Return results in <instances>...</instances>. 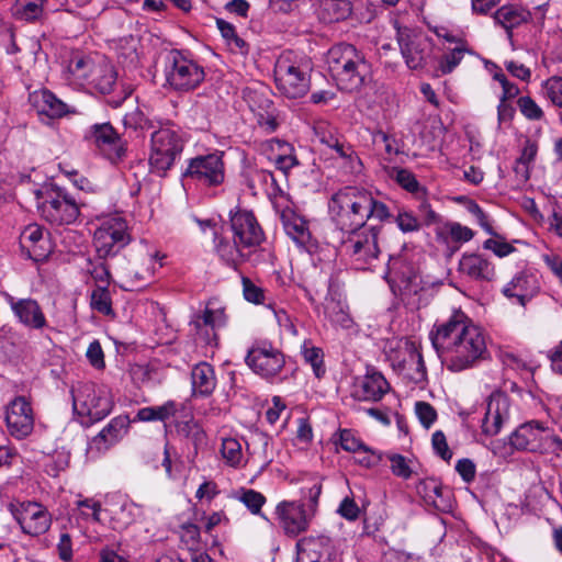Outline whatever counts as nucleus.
<instances>
[{
	"mask_svg": "<svg viewBox=\"0 0 562 562\" xmlns=\"http://www.w3.org/2000/svg\"><path fill=\"white\" fill-rule=\"evenodd\" d=\"M432 347L451 372L472 368L487 353L483 330L462 312L435 324L429 333Z\"/></svg>",
	"mask_w": 562,
	"mask_h": 562,
	"instance_id": "f257e3e1",
	"label": "nucleus"
},
{
	"mask_svg": "<svg viewBox=\"0 0 562 562\" xmlns=\"http://www.w3.org/2000/svg\"><path fill=\"white\" fill-rule=\"evenodd\" d=\"M331 221L341 231L363 228L369 220L386 221L389 207L364 188L347 186L334 193L328 202Z\"/></svg>",
	"mask_w": 562,
	"mask_h": 562,
	"instance_id": "f03ea898",
	"label": "nucleus"
},
{
	"mask_svg": "<svg viewBox=\"0 0 562 562\" xmlns=\"http://www.w3.org/2000/svg\"><path fill=\"white\" fill-rule=\"evenodd\" d=\"M327 64L337 86L348 92L359 90L371 74V65L353 45L340 43L327 53Z\"/></svg>",
	"mask_w": 562,
	"mask_h": 562,
	"instance_id": "7ed1b4c3",
	"label": "nucleus"
},
{
	"mask_svg": "<svg viewBox=\"0 0 562 562\" xmlns=\"http://www.w3.org/2000/svg\"><path fill=\"white\" fill-rule=\"evenodd\" d=\"M300 501H282L276 507L280 528L288 537H297L308 530L318 508L322 484L313 483L301 488Z\"/></svg>",
	"mask_w": 562,
	"mask_h": 562,
	"instance_id": "20e7f679",
	"label": "nucleus"
},
{
	"mask_svg": "<svg viewBox=\"0 0 562 562\" xmlns=\"http://www.w3.org/2000/svg\"><path fill=\"white\" fill-rule=\"evenodd\" d=\"M311 66L292 52L280 55L274 65V82L277 89L290 99L304 97L311 88Z\"/></svg>",
	"mask_w": 562,
	"mask_h": 562,
	"instance_id": "39448f33",
	"label": "nucleus"
},
{
	"mask_svg": "<svg viewBox=\"0 0 562 562\" xmlns=\"http://www.w3.org/2000/svg\"><path fill=\"white\" fill-rule=\"evenodd\" d=\"M509 443L520 451L562 452V439L547 424L539 420H530L517 427L509 436Z\"/></svg>",
	"mask_w": 562,
	"mask_h": 562,
	"instance_id": "423d86ee",
	"label": "nucleus"
},
{
	"mask_svg": "<svg viewBox=\"0 0 562 562\" xmlns=\"http://www.w3.org/2000/svg\"><path fill=\"white\" fill-rule=\"evenodd\" d=\"M37 195L42 199L37 203L38 212L49 224L61 226L77 221L80 206L66 189L52 186L44 192H38Z\"/></svg>",
	"mask_w": 562,
	"mask_h": 562,
	"instance_id": "0eeeda50",
	"label": "nucleus"
},
{
	"mask_svg": "<svg viewBox=\"0 0 562 562\" xmlns=\"http://www.w3.org/2000/svg\"><path fill=\"white\" fill-rule=\"evenodd\" d=\"M164 74L167 85L179 92L194 90L205 78L203 67L178 49H171L165 56Z\"/></svg>",
	"mask_w": 562,
	"mask_h": 562,
	"instance_id": "6e6552de",
	"label": "nucleus"
},
{
	"mask_svg": "<svg viewBox=\"0 0 562 562\" xmlns=\"http://www.w3.org/2000/svg\"><path fill=\"white\" fill-rule=\"evenodd\" d=\"M132 240L127 222L119 214L104 217L93 235V245L100 258L116 256Z\"/></svg>",
	"mask_w": 562,
	"mask_h": 562,
	"instance_id": "1a4fd4ad",
	"label": "nucleus"
},
{
	"mask_svg": "<svg viewBox=\"0 0 562 562\" xmlns=\"http://www.w3.org/2000/svg\"><path fill=\"white\" fill-rule=\"evenodd\" d=\"M184 142L179 133L171 128H160L151 134L149 166L160 176L169 170L181 155Z\"/></svg>",
	"mask_w": 562,
	"mask_h": 562,
	"instance_id": "9d476101",
	"label": "nucleus"
},
{
	"mask_svg": "<svg viewBox=\"0 0 562 562\" xmlns=\"http://www.w3.org/2000/svg\"><path fill=\"white\" fill-rule=\"evenodd\" d=\"M71 394L74 411L88 417L91 423L103 419L112 411L113 403L109 393L92 382L79 384L71 390Z\"/></svg>",
	"mask_w": 562,
	"mask_h": 562,
	"instance_id": "9b49d317",
	"label": "nucleus"
},
{
	"mask_svg": "<svg viewBox=\"0 0 562 562\" xmlns=\"http://www.w3.org/2000/svg\"><path fill=\"white\" fill-rule=\"evenodd\" d=\"M246 364L251 371L267 381H274L285 367L283 352L268 341H257L248 350Z\"/></svg>",
	"mask_w": 562,
	"mask_h": 562,
	"instance_id": "f8f14e48",
	"label": "nucleus"
},
{
	"mask_svg": "<svg viewBox=\"0 0 562 562\" xmlns=\"http://www.w3.org/2000/svg\"><path fill=\"white\" fill-rule=\"evenodd\" d=\"M83 139L112 164L123 160L126 156V142L109 122L89 126L85 132Z\"/></svg>",
	"mask_w": 562,
	"mask_h": 562,
	"instance_id": "ddd939ff",
	"label": "nucleus"
},
{
	"mask_svg": "<svg viewBox=\"0 0 562 562\" xmlns=\"http://www.w3.org/2000/svg\"><path fill=\"white\" fill-rule=\"evenodd\" d=\"M225 173L224 151L214 150L189 159L183 176L205 187H218L225 181Z\"/></svg>",
	"mask_w": 562,
	"mask_h": 562,
	"instance_id": "4468645a",
	"label": "nucleus"
},
{
	"mask_svg": "<svg viewBox=\"0 0 562 562\" xmlns=\"http://www.w3.org/2000/svg\"><path fill=\"white\" fill-rule=\"evenodd\" d=\"M10 510L25 535L38 537L50 528L52 515L40 503L23 502L16 506L11 505Z\"/></svg>",
	"mask_w": 562,
	"mask_h": 562,
	"instance_id": "2eb2a0df",
	"label": "nucleus"
},
{
	"mask_svg": "<svg viewBox=\"0 0 562 562\" xmlns=\"http://www.w3.org/2000/svg\"><path fill=\"white\" fill-rule=\"evenodd\" d=\"M348 232L350 235L344 240L342 247L356 262L363 266L378 258L380 249L378 246L379 228L376 226H364Z\"/></svg>",
	"mask_w": 562,
	"mask_h": 562,
	"instance_id": "dca6fc26",
	"label": "nucleus"
},
{
	"mask_svg": "<svg viewBox=\"0 0 562 562\" xmlns=\"http://www.w3.org/2000/svg\"><path fill=\"white\" fill-rule=\"evenodd\" d=\"M397 41L402 56L409 69L417 70L427 65L432 52V41L430 38L419 34H412L408 30H398Z\"/></svg>",
	"mask_w": 562,
	"mask_h": 562,
	"instance_id": "f3484780",
	"label": "nucleus"
},
{
	"mask_svg": "<svg viewBox=\"0 0 562 562\" xmlns=\"http://www.w3.org/2000/svg\"><path fill=\"white\" fill-rule=\"evenodd\" d=\"M231 227L235 243L250 250V254L265 240L263 231L252 212H236L231 217Z\"/></svg>",
	"mask_w": 562,
	"mask_h": 562,
	"instance_id": "a211bd4d",
	"label": "nucleus"
},
{
	"mask_svg": "<svg viewBox=\"0 0 562 562\" xmlns=\"http://www.w3.org/2000/svg\"><path fill=\"white\" fill-rule=\"evenodd\" d=\"M296 548L300 553L296 562H342L340 552L326 536L304 537Z\"/></svg>",
	"mask_w": 562,
	"mask_h": 562,
	"instance_id": "6ab92c4d",
	"label": "nucleus"
},
{
	"mask_svg": "<svg viewBox=\"0 0 562 562\" xmlns=\"http://www.w3.org/2000/svg\"><path fill=\"white\" fill-rule=\"evenodd\" d=\"M4 300L16 321L27 329L43 330L48 326L45 313L40 303L32 297H15L5 294Z\"/></svg>",
	"mask_w": 562,
	"mask_h": 562,
	"instance_id": "aec40b11",
	"label": "nucleus"
},
{
	"mask_svg": "<svg viewBox=\"0 0 562 562\" xmlns=\"http://www.w3.org/2000/svg\"><path fill=\"white\" fill-rule=\"evenodd\" d=\"M5 423L9 432L18 439H23L33 431V409L24 396H18L9 403L5 411Z\"/></svg>",
	"mask_w": 562,
	"mask_h": 562,
	"instance_id": "412c9836",
	"label": "nucleus"
},
{
	"mask_svg": "<svg viewBox=\"0 0 562 562\" xmlns=\"http://www.w3.org/2000/svg\"><path fill=\"white\" fill-rule=\"evenodd\" d=\"M540 290L537 274L529 270H522L516 273L507 282L502 293L512 302L525 306Z\"/></svg>",
	"mask_w": 562,
	"mask_h": 562,
	"instance_id": "4be33fe9",
	"label": "nucleus"
},
{
	"mask_svg": "<svg viewBox=\"0 0 562 562\" xmlns=\"http://www.w3.org/2000/svg\"><path fill=\"white\" fill-rule=\"evenodd\" d=\"M509 418V398L501 392L492 393L488 397L485 416L482 420V432L485 436H496Z\"/></svg>",
	"mask_w": 562,
	"mask_h": 562,
	"instance_id": "5701e85b",
	"label": "nucleus"
},
{
	"mask_svg": "<svg viewBox=\"0 0 562 562\" xmlns=\"http://www.w3.org/2000/svg\"><path fill=\"white\" fill-rule=\"evenodd\" d=\"M461 277L473 282H490L495 278V267L485 256L476 252H465L458 266Z\"/></svg>",
	"mask_w": 562,
	"mask_h": 562,
	"instance_id": "b1692460",
	"label": "nucleus"
},
{
	"mask_svg": "<svg viewBox=\"0 0 562 562\" xmlns=\"http://www.w3.org/2000/svg\"><path fill=\"white\" fill-rule=\"evenodd\" d=\"M20 244L35 261L44 260L50 251L49 241L44 236L43 228L37 224H31L23 229Z\"/></svg>",
	"mask_w": 562,
	"mask_h": 562,
	"instance_id": "393cba45",
	"label": "nucleus"
},
{
	"mask_svg": "<svg viewBox=\"0 0 562 562\" xmlns=\"http://www.w3.org/2000/svg\"><path fill=\"white\" fill-rule=\"evenodd\" d=\"M390 385L385 378L376 371H368L356 384V396L362 401H380L389 391Z\"/></svg>",
	"mask_w": 562,
	"mask_h": 562,
	"instance_id": "a878e982",
	"label": "nucleus"
},
{
	"mask_svg": "<svg viewBox=\"0 0 562 562\" xmlns=\"http://www.w3.org/2000/svg\"><path fill=\"white\" fill-rule=\"evenodd\" d=\"M279 213L286 235L297 245L306 246L311 241L312 236L305 220L289 206L283 207Z\"/></svg>",
	"mask_w": 562,
	"mask_h": 562,
	"instance_id": "bb28decb",
	"label": "nucleus"
},
{
	"mask_svg": "<svg viewBox=\"0 0 562 562\" xmlns=\"http://www.w3.org/2000/svg\"><path fill=\"white\" fill-rule=\"evenodd\" d=\"M250 110L257 116V123L268 133L277 130L278 123L273 113L272 101L256 91L248 93Z\"/></svg>",
	"mask_w": 562,
	"mask_h": 562,
	"instance_id": "cd10ccee",
	"label": "nucleus"
},
{
	"mask_svg": "<svg viewBox=\"0 0 562 562\" xmlns=\"http://www.w3.org/2000/svg\"><path fill=\"white\" fill-rule=\"evenodd\" d=\"M31 100L37 108L40 113H43L52 119L61 117L70 112V106L58 99L52 91L42 89L31 94Z\"/></svg>",
	"mask_w": 562,
	"mask_h": 562,
	"instance_id": "c85d7f7f",
	"label": "nucleus"
},
{
	"mask_svg": "<svg viewBox=\"0 0 562 562\" xmlns=\"http://www.w3.org/2000/svg\"><path fill=\"white\" fill-rule=\"evenodd\" d=\"M191 383L193 394L196 396H209L216 387L215 371L207 362H200L192 368Z\"/></svg>",
	"mask_w": 562,
	"mask_h": 562,
	"instance_id": "c756f323",
	"label": "nucleus"
},
{
	"mask_svg": "<svg viewBox=\"0 0 562 562\" xmlns=\"http://www.w3.org/2000/svg\"><path fill=\"white\" fill-rule=\"evenodd\" d=\"M418 493L425 502L438 510H447L450 507L449 491L443 490L441 483L435 479H427L417 486Z\"/></svg>",
	"mask_w": 562,
	"mask_h": 562,
	"instance_id": "7c9ffc66",
	"label": "nucleus"
},
{
	"mask_svg": "<svg viewBox=\"0 0 562 562\" xmlns=\"http://www.w3.org/2000/svg\"><path fill=\"white\" fill-rule=\"evenodd\" d=\"M214 235L215 250L227 266L236 269L240 263L250 259V250L244 252L245 248L241 245H237L234 239L231 243L223 237H218L216 233Z\"/></svg>",
	"mask_w": 562,
	"mask_h": 562,
	"instance_id": "2f4dec72",
	"label": "nucleus"
},
{
	"mask_svg": "<svg viewBox=\"0 0 562 562\" xmlns=\"http://www.w3.org/2000/svg\"><path fill=\"white\" fill-rule=\"evenodd\" d=\"M227 324V315L224 307L214 306L209 302L205 308L193 316L192 325L196 330L202 327H209L213 331L225 327Z\"/></svg>",
	"mask_w": 562,
	"mask_h": 562,
	"instance_id": "473e14b6",
	"label": "nucleus"
},
{
	"mask_svg": "<svg viewBox=\"0 0 562 562\" xmlns=\"http://www.w3.org/2000/svg\"><path fill=\"white\" fill-rule=\"evenodd\" d=\"M115 82L116 72L113 67L105 61H100L91 70L87 85H90L103 94H108L113 90Z\"/></svg>",
	"mask_w": 562,
	"mask_h": 562,
	"instance_id": "72a5a7b5",
	"label": "nucleus"
},
{
	"mask_svg": "<svg viewBox=\"0 0 562 562\" xmlns=\"http://www.w3.org/2000/svg\"><path fill=\"white\" fill-rule=\"evenodd\" d=\"M176 431L179 437L193 445L194 453H198L199 449L206 446V434L202 426L192 416L188 419L178 420L176 423Z\"/></svg>",
	"mask_w": 562,
	"mask_h": 562,
	"instance_id": "f704fd0d",
	"label": "nucleus"
},
{
	"mask_svg": "<svg viewBox=\"0 0 562 562\" xmlns=\"http://www.w3.org/2000/svg\"><path fill=\"white\" fill-rule=\"evenodd\" d=\"M529 18V11L515 4L503 5L494 14L495 22L508 32L527 22Z\"/></svg>",
	"mask_w": 562,
	"mask_h": 562,
	"instance_id": "c9c22d12",
	"label": "nucleus"
},
{
	"mask_svg": "<svg viewBox=\"0 0 562 562\" xmlns=\"http://www.w3.org/2000/svg\"><path fill=\"white\" fill-rule=\"evenodd\" d=\"M268 145L272 151H277L276 155L270 157V160L274 164L276 168L284 175L299 165V160L293 154V148L286 142L272 139Z\"/></svg>",
	"mask_w": 562,
	"mask_h": 562,
	"instance_id": "e433bc0d",
	"label": "nucleus"
},
{
	"mask_svg": "<svg viewBox=\"0 0 562 562\" xmlns=\"http://www.w3.org/2000/svg\"><path fill=\"white\" fill-rule=\"evenodd\" d=\"M467 54H473V49L468 42H458L457 46L447 48L438 61L439 75L451 74Z\"/></svg>",
	"mask_w": 562,
	"mask_h": 562,
	"instance_id": "4c0bfd02",
	"label": "nucleus"
},
{
	"mask_svg": "<svg viewBox=\"0 0 562 562\" xmlns=\"http://www.w3.org/2000/svg\"><path fill=\"white\" fill-rule=\"evenodd\" d=\"M95 64L97 63L91 57L75 56L69 61L67 71L75 83L86 85Z\"/></svg>",
	"mask_w": 562,
	"mask_h": 562,
	"instance_id": "58836bf2",
	"label": "nucleus"
},
{
	"mask_svg": "<svg viewBox=\"0 0 562 562\" xmlns=\"http://www.w3.org/2000/svg\"><path fill=\"white\" fill-rule=\"evenodd\" d=\"M176 403L168 401L160 406L143 407L137 412V419L140 422H165L176 413Z\"/></svg>",
	"mask_w": 562,
	"mask_h": 562,
	"instance_id": "ea45409f",
	"label": "nucleus"
},
{
	"mask_svg": "<svg viewBox=\"0 0 562 562\" xmlns=\"http://www.w3.org/2000/svg\"><path fill=\"white\" fill-rule=\"evenodd\" d=\"M45 0H18L14 5L16 19L33 22L43 14Z\"/></svg>",
	"mask_w": 562,
	"mask_h": 562,
	"instance_id": "a19ab883",
	"label": "nucleus"
},
{
	"mask_svg": "<svg viewBox=\"0 0 562 562\" xmlns=\"http://www.w3.org/2000/svg\"><path fill=\"white\" fill-rule=\"evenodd\" d=\"M90 306L98 313L114 317L115 313L112 308V299L108 286L98 285L90 295Z\"/></svg>",
	"mask_w": 562,
	"mask_h": 562,
	"instance_id": "79ce46f5",
	"label": "nucleus"
},
{
	"mask_svg": "<svg viewBox=\"0 0 562 562\" xmlns=\"http://www.w3.org/2000/svg\"><path fill=\"white\" fill-rule=\"evenodd\" d=\"M269 446V439L263 435H258L247 442V451L254 460L261 463L262 467H267L272 461V456L268 452Z\"/></svg>",
	"mask_w": 562,
	"mask_h": 562,
	"instance_id": "37998d69",
	"label": "nucleus"
},
{
	"mask_svg": "<svg viewBox=\"0 0 562 562\" xmlns=\"http://www.w3.org/2000/svg\"><path fill=\"white\" fill-rule=\"evenodd\" d=\"M221 453L226 463L233 468L240 467L244 461L241 443L235 438L223 439Z\"/></svg>",
	"mask_w": 562,
	"mask_h": 562,
	"instance_id": "c03bdc74",
	"label": "nucleus"
},
{
	"mask_svg": "<svg viewBox=\"0 0 562 562\" xmlns=\"http://www.w3.org/2000/svg\"><path fill=\"white\" fill-rule=\"evenodd\" d=\"M330 148L346 161L351 173H359L361 171L362 162L351 145L346 144L339 138L337 145H333Z\"/></svg>",
	"mask_w": 562,
	"mask_h": 562,
	"instance_id": "a18cd8bd",
	"label": "nucleus"
},
{
	"mask_svg": "<svg viewBox=\"0 0 562 562\" xmlns=\"http://www.w3.org/2000/svg\"><path fill=\"white\" fill-rule=\"evenodd\" d=\"M130 424L131 420L127 415H120L112 418L103 429L105 435L109 436L110 441L117 443L127 434Z\"/></svg>",
	"mask_w": 562,
	"mask_h": 562,
	"instance_id": "49530a36",
	"label": "nucleus"
},
{
	"mask_svg": "<svg viewBox=\"0 0 562 562\" xmlns=\"http://www.w3.org/2000/svg\"><path fill=\"white\" fill-rule=\"evenodd\" d=\"M115 445V442L110 441L109 436L105 435L104 429H102L89 441L86 452L88 458L98 459Z\"/></svg>",
	"mask_w": 562,
	"mask_h": 562,
	"instance_id": "de8ad7c7",
	"label": "nucleus"
},
{
	"mask_svg": "<svg viewBox=\"0 0 562 562\" xmlns=\"http://www.w3.org/2000/svg\"><path fill=\"white\" fill-rule=\"evenodd\" d=\"M409 359L412 364L415 366L414 371L412 373H408L409 380L415 384H422L426 382L427 370L424 362V358L420 351L414 346H412L411 348Z\"/></svg>",
	"mask_w": 562,
	"mask_h": 562,
	"instance_id": "09e8293b",
	"label": "nucleus"
},
{
	"mask_svg": "<svg viewBox=\"0 0 562 562\" xmlns=\"http://www.w3.org/2000/svg\"><path fill=\"white\" fill-rule=\"evenodd\" d=\"M325 314L328 319L336 326L345 329L351 328L353 322L349 314L339 306L338 303L331 302L325 307Z\"/></svg>",
	"mask_w": 562,
	"mask_h": 562,
	"instance_id": "8fccbe9b",
	"label": "nucleus"
},
{
	"mask_svg": "<svg viewBox=\"0 0 562 562\" xmlns=\"http://www.w3.org/2000/svg\"><path fill=\"white\" fill-rule=\"evenodd\" d=\"M313 131L322 144L328 146L329 148L333 145H337L339 136L336 128L330 123L326 121H318L314 124Z\"/></svg>",
	"mask_w": 562,
	"mask_h": 562,
	"instance_id": "3c124183",
	"label": "nucleus"
},
{
	"mask_svg": "<svg viewBox=\"0 0 562 562\" xmlns=\"http://www.w3.org/2000/svg\"><path fill=\"white\" fill-rule=\"evenodd\" d=\"M303 357L304 360L311 364L313 372L317 378L325 374L324 353L321 348L304 346Z\"/></svg>",
	"mask_w": 562,
	"mask_h": 562,
	"instance_id": "603ef678",
	"label": "nucleus"
},
{
	"mask_svg": "<svg viewBox=\"0 0 562 562\" xmlns=\"http://www.w3.org/2000/svg\"><path fill=\"white\" fill-rule=\"evenodd\" d=\"M517 105L521 114L530 121H540L543 119L544 113L542 109L536 103V101L528 95L520 97L517 100Z\"/></svg>",
	"mask_w": 562,
	"mask_h": 562,
	"instance_id": "864d4df0",
	"label": "nucleus"
},
{
	"mask_svg": "<svg viewBox=\"0 0 562 562\" xmlns=\"http://www.w3.org/2000/svg\"><path fill=\"white\" fill-rule=\"evenodd\" d=\"M134 509H136L134 503L124 501L121 504L113 505L110 513L113 519L117 520L122 526H128L134 521Z\"/></svg>",
	"mask_w": 562,
	"mask_h": 562,
	"instance_id": "5fc2aeb1",
	"label": "nucleus"
},
{
	"mask_svg": "<svg viewBox=\"0 0 562 562\" xmlns=\"http://www.w3.org/2000/svg\"><path fill=\"white\" fill-rule=\"evenodd\" d=\"M547 98L558 108H562V77L553 76L543 83Z\"/></svg>",
	"mask_w": 562,
	"mask_h": 562,
	"instance_id": "6e6d98bb",
	"label": "nucleus"
},
{
	"mask_svg": "<svg viewBox=\"0 0 562 562\" xmlns=\"http://www.w3.org/2000/svg\"><path fill=\"white\" fill-rule=\"evenodd\" d=\"M137 47L138 38L133 35L119 38L116 46L120 55L132 63L137 59Z\"/></svg>",
	"mask_w": 562,
	"mask_h": 562,
	"instance_id": "4d7b16f0",
	"label": "nucleus"
},
{
	"mask_svg": "<svg viewBox=\"0 0 562 562\" xmlns=\"http://www.w3.org/2000/svg\"><path fill=\"white\" fill-rule=\"evenodd\" d=\"M243 293L245 300L254 304H261L265 301L263 290L256 285L249 278H241Z\"/></svg>",
	"mask_w": 562,
	"mask_h": 562,
	"instance_id": "13d9d810",
	"label": "nucleus"
},
{
	"mask_svg": "<svg viewBox=\"0 0 562 562\" xmlns=\"http://www.w3.org/2000/svg\"><path fill=\"white\" fill-rule=\"evenodd\" d=\"M340 446L344 450L349 452H359L363 450L366 453H368L370 451L349 429H344L340 431Z\"/></svg>",
	"mask_w": 562,
	"mask_h": 562,
	"instance_id": "bf43d9fd",
	"label": "nucleus"
},
{
	"mask_svg": "<svg viewBox=\"0 0 562 562\" xmlns=\"http://www.w3.org/2000/svg\"><path fill=\"white\" fill-rule=\"evenodd\" d=\"M432 448L442 460L450 461L452 458V451L450 450L446 435L441 430H436L431 437Z\"/></svg>",
	"mask_w": 562,
	"mask_h": 562,
	"instance_id": "052dcab7",
	"label": "nucleus"
},
{
	"mask_svg": "<svg viewBox=\"0 0 562 562\" xmlns=\"http://www.w3.org/2000/svg\"><path fill=\"white\" fill-rule=\"evenodd\" d=\"M415 412L424 427L429 428L437 418L436 409L427 402H417Z\"/></svg>",
	"mask_w": 562,
	"mask_h": 562,
	"instance_id": "680f3d73",
	"label": "nucleus"
},
{
	"mask_svg": "<svg viewBox=\"0 0 562 562\" xmlns=\"http://www.w3.org/2000/svg\"><path fill=\"white\" fill-rule=\"evenodd\" d=\"M181 541L189 550L198 548L200 542V528L194 524H184L181 527Z\"/></svg>",
	"mask_w": 562,
	"mask_h": 562,
	"instance_id": "e2e57ef3",
	"label": "nucleus"
},
{
	"mask_svg": "<svg viewBox=\"0 0 562 562\" xmlns=\"http://www.w3.org/2000/svg\"><path fill=\"white\" fill-rule=\"evenodd\" d=\"M395 221L403 233H412L420 228L419 221L408 211H400Z\"/></svg>",
	"mask_w": 562,
	"mask_h": 562,
	"instance_id": "0e129e2a",
	"label": "nucleus"
},
{
	"mask_svg": "<svg viewBox=\"0 0 562 562\" xmlns=\"http://www.w3.org/2000/svg\"><path fill=\"white\" fill-rule=\"evenodd\" d=\"M389 460L391 462V470L394 475L405 480L411 477L412 470L405 457L395 453L390 456Z\"/></svg>",
	"mask_w": 562,
	"mask_h": 562,
	"instance_id": "69168bd1",
	"label": "nucleus"
},
{
	"mask_svg": "<svg viewBox=\"0 0 562 562\" xmlns=\"http://www.w3.org/2000/svg\"><path fill=\"white\" fill-rule=\"evenodd\" d=\"M448 234H449V237L458 244L467 243V241L471 240L474 236V233L471 228H469L467 226H462L459 223L449 224L448 225Z\"/></svg>",
	"mask_w": 562,
	"mask_h": 562,
	"instance_id": "338daca9",
	"label": "nucleus"
},
{
	"mask_svg": "<svg viewBox=\"0 0 562 562\" xmlns=\"http://www.w3.org/2000/svg\"><path fill=\"white\" fill-rule=\"evenodd\" d=\"M484 249L493 251L497 257L503 258L515 251V248L505 240L488 238L483 243Z\"/></svg>",
	"mask_w": 562,
	"mask_h": 562,
	"instance_id": "774afa93",
	"label": "nucleus"
}]
</instances>
